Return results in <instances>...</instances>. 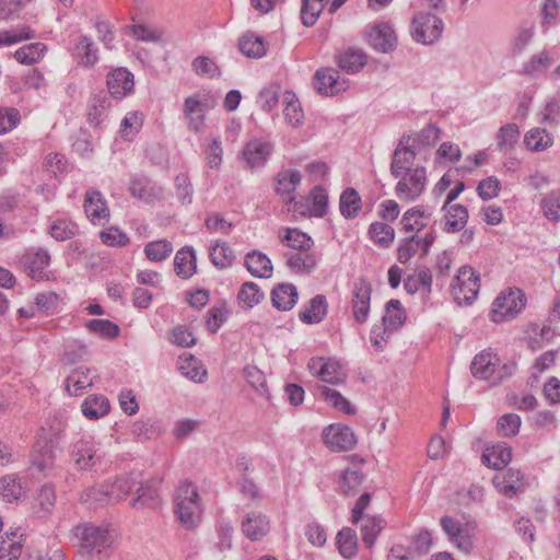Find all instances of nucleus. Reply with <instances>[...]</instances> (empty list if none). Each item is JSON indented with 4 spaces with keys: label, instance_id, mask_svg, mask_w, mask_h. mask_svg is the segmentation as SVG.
Returning a JSON list of instances; mask_svg holds the SVG:
<instances>
[{
    "label": "nucleus",
    "instance_id": "obj_1",
    "mask_svg": "<svg viewBox=\"0 0 560 560\" xmlns=\"http://www.w3.org/2000/svg\"><path fill=\"white\" fill-rule=\"evenodd\" d=\"M201 503L197 486L189 481L179 483L174 497V513L186 529H194L201 520Z\"/></svg>",
    "mask_w": 560,
    "mask_h": 560
},
{
    "label": "nucleus",
    "instance_id": "obj_2",
    "mask_svg": "<svg viewBox=\"0 0 560 560\" xmlns=\"http://www.w3.org/2000/svg\"><path fill=\"white\" fill-rule=\"evenodd\" d=\"M73 533L79 539L81 551L86 553L90 560L100 559V556L110 547L107 527L84 523L75 526Z\"/></svg>",
    "mask_w": 560,
    "mask_h": 560
},
{
    "label": "nucleus",
    "instance_id": "obj_3",
    "mask_svg": "<svg viewBox=\"0 0 560 560\" xmlns=\"http://www.w3.org/2000/svg\"><path fill=\"white\" fill-rule=\"evenodd\" d=\"M526 305V296L520 289H510L495 298L491 310V319L502 323L514 318Z\"/></svg>",
    "mask_w": 560,
    "mask_h": 560
},
{
    "label": "nucleus",
    "instance_id": "obj_4",
    "mask_svg": "<svg viewBox=\"0 0 560 560\" xmlns=\"http://www.w3.org/2000/svg\"><path fill=\"white\" fill-rule=\"evenodd\" d=\"M214 100L208 94H195L184 101L183 113L189 130L200 132L205 125L206 114L214 107Z\"/></svg>",
    "mask_w": 560,
    "mask_h": 560
},
{
    "label": "nucleus",
    "instance_id": "obj_5",
    "mask_svg": "<svg viewBox=\"0 0 560 560\" xmlns=\"http://www.w3.org/2000/svg\"><path fill=\"white\" fill-rule=\"evenodd\" d=\"M480 290L479 275L468 266H463L452 282V292L458 304H470Z\"/></svg>",
    "mask_w": 560,
    "mask_h": 560
},
{
    "label": "nucleus",
    "instance_id": "obj_6",
    "mask_svg": "<svg viewBox=\"0 0 560 560\" xmlns=\"http://www.w3.org/2000/svg\"><path fill=\"white\" fill-rule=\"evenodd\" d=\"M395 187L396 196L401 201H413L421 196L427 185V171L423 166H416L413 170L398 177Z\"/></svg>",
    "mask_w": 560,
    "mask_h": 560
},
{
    "label": "nucleus",
    "instance_id": "obj_7",
    "mask_svg": "<svg viewBox=\"0 0 560 560\" xmlns=\"http://www.w3.org/2000/svg\"><path fill=\"white\" fill-rule=\"evenodd\" d=\"M443 22L431 13H419L412 20V36L417 43L430 45L442 35Z\"/></svg>",
    "mask_w": 560,
    "mask_h": 560
},
{
    "label": "nucleus",
    "instance_id": "obj_8",
    "mask_svg": "<svg viewBox=\"0 0 560 560\" xmlns=\"http://www.w3.org/2000/svg\"><path fill=\"white\" fill-rule=\"evenodd\" d=\"M308 369L313 375L324 383L340 384L346 382V369L335 359L312 358L308 362Z\"/></svg>",
    "mask_w": 560,
    "mask_h": 560
},
{
    "label": "nucleus",
    "instance_id": "obj_9",
    "mask_svg": "<svg viewBox=\"0 0 560 560\" xmlns=\"http://www.w3.org/2000/svg\"><path fill=\"white\" fill-rule=\"evenodd\" d=\"M324 444L334 452H346L352 450L357 444V439L348 425L332 423L323 431Z\"/></svg>",
    "mask_w": 560,
    "mask_h": 560
},
{
    "label": "nucleus",
    "instance_id": "obj_10",
    "mask_svg": "<svg viewBox=\"0 0 560 560\" xmlns=\"http://www.w3.org/2000/svg\"><path fill=\"white\" fill-rule=\"evenodd\" d=\"M413 143L415 139L410 136H402L399 140L390 164V173L395 178L400 177L402 174L409 172V170H413L412 166L416 160Z\"/></svg>",
    "mask_w": 560,
    "mask_h": 560
},
{
    "label": "nucleus",
    "instance_id": "obj_11",
    "mask_svg": "<svg viewBox=\"0 0 560 560\" xmlns=\"http://www.w3.org/2000/svg\"><path fill=\"white\" fill-rule=\"evenodd\" d=\"M160 483L161 479L158 478L144 480L142 474L136 490L137 497L131 500L130 505L135 509L159 506L161 504Z\"/></svg>",
    "mask_w": 560,
    "mask_h": 560
},
{
    "label": "nucleus",
    "instance_id": "obj_12",
    "mask_svg": "<svg viewBox=\"0 0 560 560\" xmlns=\"http://www.w3.org/2000/svg\"><path fill=\"white\" fill-rule=\"evenodd\" d=\"M435 240L434 231L427 233L423 237L411 235L401 241L397 249V258L400 264H407L415 255L420 253L425 256Z\"/></svg>",
    "mask_w": 560,
    "mask_h": 560
},
{
    "label": "nucleus",
    "instance_id": "obj_13",
    "mask_svg": "<svg viewBox=\"0 0 560 560\" xmlns=\"http://www.w3.org/2000/svg\"><path fill=\"white\" fill-rule=\"evenodd\" d=\"M314 86L323 95H337L348 88V80L340 79L339 71L332 68H320L315 72Z\"/></svg>",
    "mask_w": 560,
    "mask_h": 560
},
{
    "label": "nucleus",
    "instance_id": "obj_14",
    "mask_svg": "<svg viewBox=\"0 0 560 560\" xmlns=\"http://www.w3.org/2000/svg\"><path fill=\"white\" fill-rule=\"evenodd\" d=\"M302 175L298 170H285L278 174L276 191L287 205H293L289 210L304 214V211L299 209V203L294 201V191L296 186L301 183Z\"/></svg>",
    "mask_w": 560,
    "mask_h": 560
},
{
    "label": "nucleus",
    "instance_id": "obj_15",
    "mask_svg": "<svg viewBox=\"0 0 560 560\" xmlns=\"http://www.w3.org/2000/svg\"><path fill=\"white\" fill-rule=\"evenodd\" d=\"M372 287L363 278L358 279L352 290V312L357 322L364 323L370 312Z\"/></svg>",
    "mask_w": 560,
    "mask_h": 560
},
{
    "label": "nucleus",
    "instance_id": "obj_16",
    "mask_svg": "<svg viewBox=\"0 0 560 560\" xmlns=\"http://www.w3.org/2000/svg\"><path fill=\"white\" fill-rule=\"evenodd\" d=\"M129 191L132 197L147 203L159 201L164 196L163 187L145 176H136L131 178Z\"/></svg>",
    "mask_w": 560,
    "mask_h": 560
},
{
    "label": "nucleus",
    "instance_id": "obj_17",
    "mask_svg": "<svg viewBox=\"0 0 560 560\" xmlns=\"http://www.w3.org/2000/svg\"><path fill=\"white\" fill-rule=\"evenodd\" d=\"M369 44L377 51L388 54L397 46V37L388 23L375 24L368 34Z\"/></svg>",
    "mask_w": 560,
    "mask_h": 560
},
{
    "label": "nucleus",
    "instance_id": "obj_18",
    "mask_svg": "<svg viewBox=\"0 0 560 560\" xmlns=\"http://www.w3.org/2000/svg\"><path fill=\"white\" fill-rule=\"evenodd\" d=\"M106 83L110 95L121 100L133 91V74L127 68L120 67L108 73Z\"/></svg>",
    "mask_w": 560,
    "mask_h": 560
},
{
    "label": "nucleus",
    "instance_id": "obj_19",
    "mask_svg": "<svg viewBox=\"0 0 560 560\" xmlns=\"http://www.w3.org/2000/svg\"><path fill=\"white\" fill-rule=\"evenodd\" d=\"M72 457L75 465L81 470H88L94 467L101 459L98 450L91 439H80L72 446Z\"/></svg>",
    "mask_w": 560,
    "mask_h": 560
},
{
    "label": "nucleus",
    "instance_id": "obj_20",
    "mask_svg": "<svg viewBox=\"0 0 560 560\" xmlns=\"http://www.w3.org/2000/svg\"><path fill=\"white\" fill-rule=\"evenodd\" d=\"M241 529L249 540H260L269 533L270 522L261 512H249L242 521Z\"/></svg>",
    "mask_w": 560,
    "mask_h": 560
},
{
    "label": "nucleus",
    "instance_id": "obj_21",
    "mask_svg": "<svg viewBox=\"0 0 560 560\" xmlns=\"http://www.w3.org/2000/svg\"><path fill=\"white\" fill-rule=\"evenodd\" d=\"M272 152V144L260 139H254L246 143L242 151L243 159L250 168L261 167Z\"/></svg>",
    "mask_w": 560,
    "mask_h": 560
},
{
    "label": "nucleus",
    "instance_id": "obj_22",
    "mask_svg": "<svg viewBox=\"0 0 560 560\" xmlns=\"http://www.w3.org/2000/svg\"><path fill=\"white\" fill-rule=\"evenodd\" d=\"M493 485L500 493L512 498L516 495L524 487V475L517 469H508L501 476L493 478Z\"/></svg>",
    "mask_w": 560,
    "mask_h": 560
},
{
    "label": "nucleus",
    "instance_id": "obj_23",
    "mask_svg": "<svg viewBox=\"0 0 560 560\" xmlns=\"http://www.w3.org/2000/svg\"><path fill=\"white\" fill-rule=\"evenodd\" d=\"M50 256L47 250L37 248L24 254L23 264L28 270V275L34 280H43L46 277L45 268L49 265Z\"/></svg>",
    "mask_w": 560,
    "mask_h": 560
},
{
    "label": "nucleus",
    "instance_id": "obj_24",
    "mask_svg": "<svg viewBox=\"0 0 560 560\" xmlns=\"http://www.w3.org/2000/svg\"><path fill=\"white\" fill-rule=\"evenodd\" d=\"M431 215V211L424 207H413L404 213L400 221L401 230L405 233H418L428 225Z\"/></svg>",
    "mask_w": 560,
    "mask_h": 560
},
{
    "label": "nucleus",
    "instance_id": "obj_25",
    "mask_svg": "<svg viewBox=\"0 0 560 560\" xmlns=\"http://www.w3.org/2000/svg\"><path fill=\"white\" fill-rule=\"evenodd\" d=\"M84 211L93 223H101L109 217V210L102 194L91 190L85 194Z\"/></svg>",
    "mask_w": 560,
    "mask_h": 560
},
{
    "label": "nucleus",
    "instance_id": "obj_26",
    "mask_svg": "<svg viewBox=\"0 0 560 560\" xmlns=\"http://www.w3.org/2000/svg\"><path fill=\"white\" fill-rule=\"evenodd\" d=\"M142 471H131L117 477L109 482L110 494L114 501H119L130 493H136Z\"/></svg>",
    "mask_w": 560,
    "mask_h": 560
},
{
    "label": "nucleus",
    "instance_id": "obj_27",
    "mask_svg": "<svg viewBox=\"0 0 560 560\" xmlns=\"http://www.w3.org/2000/svg\"><path fill=\"white\" fill-rule=\"evenodd\" d=\"M444 225L443 230L447 233H457L464 230L468 222V210L462 205L443 206Z\"/></svg>",
    "mask_w": 560,
    "mask_h": 560
},
{
    "label": "nucleus",
    "instance_id": "obj_28",
    "mask_svg": "<svg viewBox=\"0 0 560 560\" xmlns=\"http://www.w3.org/2000/svg\"><path fill=\"white\" fill-rule=\"evenodd\" d=\"M298 289L291 283H280L271 291L272 306L279 311H290L296 304Z\"/></svg>",
    "mask_w": 560,
    "mask_h": 560
},
{
    "label": "nucleus",
    "instance_id": "obj_29",
    "mask_svg": "<svg viewBox=\"0 0 560 560\" xmlns=\"http://www.w3.org/2000/svg\"><path fill=\"white\" fill-rule=\"evenodd\" d=\"M365 479L364 472L358 467H348L345 469L338 480L340 492L347 497L358 493Z\"/></svg>",
    "mask_w": 560,
    "mask_h": 560
},
{
    "label": "nucleus",
    "instance_id": "obj_30",
    "mask_svg": "<svg viewBox=\"0 0 560 560\" xmlns=\"http://www.w3.org/2000/svg\"><path fill=\"white\" fill-rule=\"evenodd\" d=\"M245 267L254 277L270 278L272 265L269 257L259 250H253L245 257Z\"/></svg>",
    "mask_w": 560,
    "mask_h": 560
},
{
    "label": "nucleus",
    "instance_id": "obj_31",
    "mask_svg": "<svg viewBox=\"0 0 560 560\" xmlns=\"http://www.w3.org/2000/svg\"><path fill=\"white\" fill-rule=\"evenodd\" d=\"M55 465V454L52 446L48 443L42 445L39 442L34 446L32 453V467L38 472L47 475Z\"/></svg>",
    "mask_w": 560,
    "mask_h": 560
},
{
    "label": "nucleus",
    "instance_id": "obj_32",
    "mask_svg": "<svg viewBox=\"0 0 560 560\" xmlns=\"http://www.w3.org/2000/svg\"><path fill=\"white\" fill-rule=\"evenodd\" d=\"M495 354L489 351H482L477 354L471 362V373L478 380H488L493 375L498 362Z\"/></svg>",
    "mask_w": 560,
    "mask_h": 560
},
{
    "label": "nucleus",
    "instance_id": "obj_33",
    "mask_svg": "<svg viewBox=\"0 0 560 560\" xmlns=\"http://www.w3.org/2000/svg\"><path fill=\"white\" fill-rule=\"evenodd\" d=\"M406 320V312L399 300L392 299L386 303L383 316V334L398 329Z\"/></svg>",
    "mask_w": 560,
    "mask_h": 560
},
{
    "label": "nucleus",
    "instance_id": "obj_34",
    "mask_svg": "<svg viewBox=\"0 0 560 560\" xmlns=\"http://www.w3.org/2000/svg\"><path fill=\"white\" fill-rule=\"evenodd\" d=\"M81 410L85 418L97 420L109 412V400L104 395H89L83 400Z\"/></svg>",
    "mask_w": 560,
    "mask_h": 560
},
{
    "label": "nucleus",
    "instance_id": "obj_35",
    "mask_svg": "<svg viewBox=\"0 0 560 560\" xmlns=\"http://www.w3.org/2000/svg\"><path fill=\"white\" fill-rule=\"evenodd\" d=\"M0 497L9 503L16 502L25 497V488L20 477L14 474L0 478Z\"/></svg>",
    "mask_w": 560,
    "mask_h": 560
},
{
    "label": "nucleus",
    "instance_id": "obj_36",
    "mask_svg": "<svg viewBox=\"0 0 560 560\" xmlns=\"http://www.w3.org/2000/svg\"><path fill=\"white\" fill-rule=\"evenodd\" d=\"M338 67L347 73L359 72L366 63V56L361 50L349 48L336 56Z\"/></svg>",
    "mask_w": 560,
    "mask_h": 560
},
{
    "label": "nucleus",
    "instance_id": "obj_37",
    "mask_svg": "<svg viewBox=\"0 0 560 560\" xmlns=\"http://www.w3.org/2000/svg\"><path fill=\"white\" fill-rule=\"evenodd\" d=\"M197 269L196 255L192 248L179 249L174 258V270L182 279H189Z\"/></svg>",
    "mask_w": 560,
    "mask_h": 560
},
{
    "label": "nucleus",
    "instance_id": "obj_38",
    "mask_svg": "<svg viewBox=\"0 0 560 560\" xmlns=\"http://www.w3.org/2000/svg\"><path fill=\"white\" fill-rule=\"evenodd\" d=\"M279 236L285 246L298 252H308L314 245L311 236L298 229L287 228Z\"/></svg>",
    "mask_w": 560,
    "mask_h": 560
},
{
    "label": "nucleus",
    "instance_id": "obj_39",
    "mask_svg": "<svg viewBox=\"0 0 560 560\" xmlns=\"http://www.w3.org/2000/svg\"><path fill=\"white\" fill-rule=\"evenodd\" d=\"M47 52V46L44 43L36 42L23 45L14 52V58L19 63L31 66L39 62Z\"/></svg>",
    "mask_w": 560,
    "mask_h": 560
},
{
    "label": "nucleus",
    "instance_id": "obj_40",
    "mask_svg": "<svg viewBox=\"0 0 560 560\" xmlns=\"http://www.w3.org/2000/svg\"><path fill=\"white\" fill-rule=\"evenodd\" d=\"M327 314V303L324 295L314 296L310 306L300 312V319L305 324L320 323Z\"/></svg>",
    "mask_w": 560,
    "mask_h": 560
},
{
    "label": "nucleus",
    "instance_id": "obj_41",
    "mask_svg": "<svg viewBox=\"0 0 560 560\" xmlns=\"http://www.w3.org/2000/svg\"><path fill=\"white\" fill-rule=\"evenodd\" d=\"M283 109L284 119L293 128L300 127L304 121V113L295 94L287 91L283 94Z\"/></svg>",
    "mask_w": 560,
    "mask_h": 560
},
{
    "label": "nucleus",
    "instance_id": "obj_42",
    "mask_svg": "<svg viewBox=\"0 0 560 560\" xmlns=\"http://www.w3.org/2000/svg\"><path fill=\"white\" fill-rule=\"evenodd\" d=\"M238 48L248 58H261L266 55L264 38L254 33L244 34L238 40Z\"/></svg>",
    "mask_w": 560,
    "mask_h": 560
},
{
    "label": "nucleus",
    "instance_id": "obj_43",
    "mask_svg": "<svg viewBox=\"0 0 560 560\" xmlns=\"http://www.w3.org/2000/svg\"><path fill=\"white\" fill-rule=\"evenodd\" d=\"M359 524L362 540L368 548H371L384 528V520L378 516L365 515Z\"/></svg>",
    "mask_w": 560,
    "mask_h": 560
},
{
    "label": "nucleus",
    "instance_id": "obj_44",
    "mask_svg": "<svg viewBox=\"0 0 560 560\" xmlns=\"http://www.w3.org/2000/svg\"><path fill=\"white\" fill-rule=\"evenodd\" d=\"M287 266L294 272L310 273L316 266V258L308 252L285 253Z\"/></svg>",
    "mask_w": 560,
    "mask_h": 560
},
{
    "label": "nucleus",
    "instance_id": "obj_45",
    "mask_svg": "<svg viewBox=\"0 0 560 560\" xmlns=\"http://www.w3.org/2000/svg\"><path fill=\"white\" fill-rule=\"evenodd\" d=\"M362 208V200L354 188H347L342 191L339 200V209L346 219H353Z\"/></svg>",
    "mask_w": 560,
    "mask_h": 560
},
{
    "label": "nucleus",
    "instance_id": "obj_46",
    "mask_svg": "<svg viewBox=\"0 0 560 560\" xmlns=\"http://www.w3.org/2000/svg\"><path fill=\"white\" fill-rule=\"evenodd\" d=\"M336 544L343 558H351L358 552V536L353 528L343 527L336 536Z\"/></svg>",
    "mask_w": 560,
    "mask_h": 560
},
{
    "label": "nucleus",
    "instance_id": "obj_47",
    "mask_svg": "<svg viewBox=\"0 0 560 560\" xmlns=\"http://www.w3.org/2000/svg\"><path fill=\"white\" fill-rule=\"evenodd\" d=\"M56 490L52 485H44L37 492L35 498V512L37 514H50L56 505Z\"/></svg>",
    "mask_w": 560,
    "mask_h": 560
},
{
    "label": "nucleus",
    "instance_id": "obj_48",
    "mask_svg": "<svg viewBox=\"0 0 560 560\" xmlns=\"http://www.w3.org/2000/svg\"><path fill=\"white\" fill-rule=\"evenodd\" d=\"M81 501L90 505L106 504L112 499L109 482L93 486L81 493Z\"/></svg>",
    "mask_w": 560,
    "mask_h": 560
},
{
    "label": "nucleus",
    "instance_id": "obj_49",
    "mask_svg": "<svg viewBox=\"0 0 560 560\" xmlns=\"http://www.w3.org/2000/svg\"><path fill=\"white\" fill-rule=\"evenodd\" d=\"M35 32L27 25H22L12 30L0 32V47L12 46L18 43L33 39Z\"/></svg>",
    "mask_w": 560,
    "mask_h": 560
},
{
    "label": "nucleus",
    "instance_id": "obj_50",
    "mask_svg": "<svg viewBox=\"0 0 560 560\" xmlns=\"http://www.w3.org/2000/svg\"><path fill=\"white\" fill-rule=\"evenodd\" d=\"M369 234L376 245L384 248L389 247L395 237L394 229L384 222L372 223L369 229Z\"/></svg>",
    "mask_w": 560,
    "mask_h": 560
},
{
    "label": "nucleus",
    "instance_id": "obj_51",
    "mask_svg": "<svg viewBox=\"0 0 560 560\" xmlns=\"http://www.w3.org/2000/svg\"><path fill=\"white\" fill-rule=\"evenodd\" d=\"M524 142L533 151H542L552 144L553 139L546 129L533 128L525 135Z\"/></svg>",
    "mask_w": 560,
    "mask_h": 560
},
{
    "label": "nucleus",
    "instance_id": "obj_52",
    "mask_svg": "<svg viewBox=\"0 0 560 560\" xmlns=\"http://www.w3.org/2000/svg\"><path fill=\"white\" fill-rule=\"evenodd\" d=\"M264 298V292L255 282L243 283L237 294L238 302L246 308L259 304Z\"/></svg>",
    "mask_w": 560,
    "mask_h": 560
},
{
    "label": "nucleus",
    "instance_id": "obj_53",
    "mask_svg": "<svg viewBox=\"0 0 560 560\" xmlns=\"http://www.w3.org/2000/svg\"><path fill=\"white\" fill-rule=\"evenodd\" d=\"M16 533H5L0 540V560H19L22 553V544L16 540Z\"/></svg>",
    "mask_w": 560,
    "mask_h": 560
},
{
    "label": "nucleus",
    "instance_id": "obj_54",
    "mask_svg": "<svg viewBox=\"0 0 560 560\" xmlns=\"http://www.w3.org/2000/svg\"><path fill=\"white\" fill-rule=\"evenodd\" d=\"M75 55L81 59V63L86 67H92L98 60L97 49L91 38L81 36L75 44Z\"/></svg>",
    "mask_w": 560,
    "mask_h": 560
},
{
    "label": "nucleus",
    "instance_id": "obj_55",
    "mask_svg": "<svg viewBox=\"0 0 560 560\" xmlns=\"http://www.w3.org/2000/svg\"><path fill=\"white\" fill-rule=\"evenodd\" d=\"M132 435L142 440H151L161 434L159 421L154 419L138 420L132 423Z\"/></svg>",
    "mask_w": 560,
    "mask_h": 560
},
{
    "label": "nucleus",
    "instance_id": "obj_56",
    "mask_svg": "<svg viewBox=\"0 0 560 560\" xmlns=\"http://www.w3.org/2000/svg\"><path fill=\"white\" fill-rule=\"evenodd\" d=\"M211 261L219 268H226L233 264L234 253L226 242H217L210 250Z\"/></svg>",
    "mask_w": 560,
    "mask_h": 560
},
{
    "label": "nucleus",
    "instance_id": "obj_57",
    "mask_svg": "<svg viewBox=\"0 0 560 560\" xmlns=\"http://www.w3.org/2000/svg\"><path fill=\"white\" fill-rule=\"evenodd\" d=\"M85 326L91 332L104 339L116 338L120 332L119 326L108 319H91Z\"/></svg>",
    "mask_w": 560,
    "mask_h": 560
},
{
    "label": "nucleus",
    "instance_id": "obj_58",
    "mask_svg": "<svg viewBox=\"0 0 560 560\" xmlns=\"http://www.w3.org/2000/svg\"><path fill=\"white\" fill-rule=\"evenodd\" d=\"M520 139V129L516 124L502 126L497 136V144L500 150H511Z\"/></svg>",
    "mask_w": 560,
    "mask_h": 560
},
{
    "label": "nucleus",
    "instance_id": "obj_59",
    "mask_svg": "<svg viewBox=\"0 0 560 560\" xmlns=\"http://www.w3.org/2000/svg\"><path fill=\"white\" fill-rule=\"evenodd\" d=\"M527 334L528 346L533 350L542 348L545 342L549 341L553 336V331L550 327L540 326L539 324H530Z\"/></svg>",
    "mask_w": 560,
    "mask_h": 560
},
{
    "label": "nucleus",
    "instance_id": "obj_60",
    "mask_svg": "<svg viewBox=\"0 0 560 560\" xmlns=\"http://www.w3.org/2000/svg\"><path fill=\"white\" fill-rule=\"evenodd\" d=\"M521 424L522 420L518 415L505 413L497 422L498 434L505 438L515 436L520 431Z\"/></svg>",
    "mask_w": 560,
    "mask_h": 560
},
{
    "label": "nucleus",
    "instance_id": "obj_61",
    "mask_svg": "<svg viewBox=\"0 0 560 560\" xmlns=\"http://www.w3.org/2000/svg\"><path fill=\"white\" fill-rule=\"evenodd\" d=\"M172 252L173 246L166 240L150 242L144 247L145 256L152 261L165 260Z\"/></svg>",
    "mask_w": 560,
    "mask_h": 560
},
{
    "label": "nucleus",
    "instance_id": "obj_62",
    "mask_svg": "<svg viewBox=\"0 0 560 560\" xmlns=\"http://www.w3.org/2000/svg\"><path fill=\"white\" fill-rule=\"evenodd\" d=\"M129 34L137 40L145 43H158L162 38V31L152 28L144 24H133L129 26Z\"/></svg>",
    "mask_w": 560,
    "mask_h": 560
},
{
    "label": "nucleus",
    "instance_id": "obj_63",
    "mask_svg": "<svg viewBox=\"0 0 560 560\" xmlns=\"http://www.w3.org/2000/svg\"><path fill=\"white\" fill-rule=\"evenodd\" d=\"M143 114L140 112H129L121 120L120 132L124 138H131L142 127Z\"/></svg>",
    "mask_w": 560,
    "mask_h": 560
},
{
    "label": "nucleus",
    "instance_id": "obj_64",
    "mask_svg": "<svg viewBox=\"0 0 560 560\" xmlns=\"http://www.w3.org/2000/svg\"><path fill=\"white\" fill-rule=\"evenodd\" d=\"M541 208L547 219L551 221L560 220V192L552 191L541 201Z\"/></svg>",
    "mask_w": 560,
    "mask_h": 560
}]
</instances>
